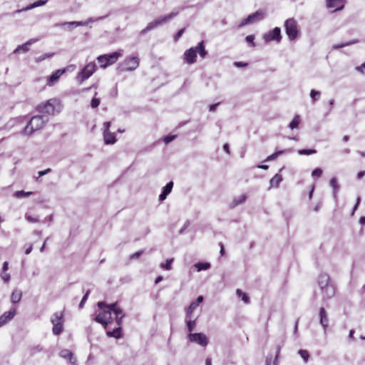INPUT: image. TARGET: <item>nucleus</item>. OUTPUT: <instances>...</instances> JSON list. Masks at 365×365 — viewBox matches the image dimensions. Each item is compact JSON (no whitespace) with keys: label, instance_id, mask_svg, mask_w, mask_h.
I'll return each mask as SVG.
<instances>
[{"label":"nucleus","instance_id":"obj_1","mask_svg":"<svg viewBox=\"0 0 365 365\" xmlns=\"http://www.w3.org/2000/svg\"><path fill=\"white\" fill-rule=\"evenodd\" d=\"M98 309L95 312L94 320L102 324L105 328L112 322V315H115V321L116 325H121L123 318L125 314L123 309L117 304L112 303L107 304L104 302H98L97 303Z\"/></svg>","mask_w":365,"mask_h":365},{"label":"nucleus","instance_id":"obj_2","mask_svg":"<svg viewBox=\"0 0 365 365\" xmlns=\"http://www.w3.org/2000/svg\"><path fill=\"white\" fill-rule=\"evenodd\" d=\"M318 286L324 300L331 299L335 294V287L330 282L329 274L322 273L318 277Z\"/></svg>","mask_w":365,"mask_h":365},{"label":"nucleus","instance_id":"obj_3","mask_svg":"<svg viewBox=\"0 0 365 365\" xmlns=\"http://www.w3.org/2000/svg\"><path fill=\"white\" fill-rule=\"evenodd\" d=\"M197 53L202 58H204L207 56V51L205 48L204 41L200 42L197 46L192 47L185 51L183 54L185 61L187 64L195 63Z\"/></svg>","mask_w":365,"mask_h":365},{"label":"nucleus","instance_id":"obj_4","mask_svg":"<svg viewBox=\"0 0 365 365\" xmlns=\"http://www.w3.org/2000/svg\"><path fill=\"white\" fill-rule=\"evenodd\" d=\"M47 121L48 118L44 115L32 117L24 128V133L31 135L35 131L41 129Z\"/></svg>","mask_w":365,"mask_h":365},{"label":"nucleus","instance_id":"obj_5","mask_svg":"<svg viewBox=\"0 0 365 365\" xmlns=\"http://www.w3.org/2000/svg\"><path fill=\"white\" fill-rule=\"evenodd\" d=\"M61 110V105L59 101L56 98L49 99L46 103L38 106V110L46 115H54L59 113Z\"/></svg>","mask_w":365,"mask_h":365},{"label":"nucleus","instance_id":"obj_6","mask_svg":"<svg viewBox=\"0 0 365 365\" xmlns=\"http://www.w3.org/2000/svg\"><path fill=\"white\" fill-rule=\"evenodd\" d=\"M53 325L52 332L54 335H59L63 331L64 314L63 312H56L51 317Z\"/></svg>","mask_w":365,"mask_h":365},{"label":"nucleus","instance_id":"obj_7","mask_svg":"<svg viewBox=\"0 0 365 365\" xmlns=\"http://www.w3.org/2000/svg\"><path fill=\"white\" fill-rule=\"evenodd\" d=\"M286 34L290 41H294L299 35L298 24L295 19L291 18L284 22Z\"/></svg>","mask_w":365,"mask_h":365},{"label":"nucleus","instance_id":"obj_8","mask_svg":"<svg viewBox=\"0 0 365 365\" xmlns=\"http://www.w3.org/2000/svg\"><path fill=\"white\" fill-rule=\"evenodd\" d=\"M121 51H115L110 54H104L97 58L98 62L101 64V67L105 68L108 66L111 65L117 61L118 58L122 56Z\"/></svg>","mask_w":365,"mask_h":365},{"label":"nucleus","instance_id":"obj_9","mask_svg":"<svg viewBox=\"0 0 365 365\" xmlns=\"http://www.w3.org/2000/svg\"><path fill=\"white\" fill-rule=\"evenodd\" d=\"M96 65L94 62H91L86 65L83 69L78 73L76 80L79 84L89 78L96 71Z\"/></svg>","mask_w":365,"mask_h":365},{"label":"nucleus","instance_id":"obj_10","mask_svg":"<svg viewBox=\"0 0 365 365\" xmlns=\"http://www.w3.org/2000/svg\"><path fill=\"white\" fill-rule=\"evenodd\" d=\"M140 59L137 56H128L120 64V68L123 71H135L139 66Z\"/></svg>","mask_w":365,"mask_h":365},{"label":"nucleus","instance_id":"obj_11","mask_svg":"<svg viewBox=\"0 0 365 365\" xmlns=\"http://www.w3.org/2000/svg\"><path fill=\"white\" fill-rule=\"evenodd\" d=\"M103 19H104V16H100L98 18H89L86 21H68V22L59 23V24H56L55 25V26L56 27H61V28H63L64 26H68L69 28V29L71 30L73 27L86 26L90 23L98 21Z\"/></svg>","mask_w":365,"mask_h":365},{"label":"nucleus","instance_id":"obj_12","mask_svg":"<svg viewBox=\"0 0 365 365\" xmlns=\"http://www.w3.org/2000/svg\"><path fill=\"white\" fill-rule=\"evenodd\" d=\"M190 342L195 343L202 347H205L209 344L208 337L203 333H190L187 336Z\"/></svg>","mask_w":365,"mask_h":365},{"label":"nucleus","instance_id":"obj_13","mask_svg":"<svg viewBox=\"0 0 365 365\" xmlns=\"http://www.w3.org/2000/svg\"><path fill=\"white\" fill-rule=\"evenodd\" d=\"M110 122H105L103 123V138L106 144H114L116 141L115 135L109 131Z\"/></svg>","mask_w":365,"mask_h":365},{"label":"nucleus","instance_id":"obj_14","mask_svg":"<svg viewBox=\"0 0 365 365\" xmlns=\"http://www.w3.org/2000/svg\"><path fill=\"white\" fill-rule=\"evenodd\" d=\"M263 39L265 42H269L271 41L279 42L282 39L280 29L279 27H275L272 31L264 34L263 35Z\"/></svg>","mask_w":365,"mask_h":365},{"label":"nucleus","instance_id":"obj_15","mask_svg":"<svg viewBox=\"0 0 365 365\" xmlns=\"http://www.w3.org/2000/svg\"><path fill=\"white\" fill-rule=\"evenodd\" d=\"M264 18V13L261 11H257L250 15H249L247 18L244 19L240 24V26H244L248 24H253L257 22Z\"/></svg>","mask_w":365,"mask_h":365},{"label":"nucleus","instance_id":"obj_16","mask_svg":"<svg viewBox=\"0 0 365 365\" xmlns=\"http://www.w3.org/2000/svg\"><path fill=\"white\" fill-rule=\"evenodd\" d=\"M327 7L333 9L334 11L341 10L344 6L345 0H326Z\"/></svg>","mask_w":365,"mask_h":365},{"label":"nucleus","instance_id":"obj_17","mask_svg":"<svg viewBox=\"0 0 365 365\" xmlns=\"http://www.w3.org/2000/svg\"><path fill=\"white\" fill-rule=\"evenodd\" d=\"M16 311L15 308L11 309L9 312H4L0 317V327L6 324L8 322L11 320L16 315Z\"/></svg>","mask_w":365,"mask_h":365},{"label":"nucleus","instance_id":"obj_18","mask_svg":"<svg viewBox=\"0 0 365 365\" xmlns=\"http://www.w3.org/2000/svg\"><path fill=\"white\" fill-rule=\"evenodd\" d=\"M66 69H58L54 73H53L47 80V86H51L53 85L56 82H57L61 77V75H63L66 72Z\"/></svg>","mask_w":365,"mask_h":365},{"label":"nucleus","instance_id":"obj_19","mask_svg":"<svg viewBox=\"0 0 365 365\" xmlns=\"http://www.w3.org/2000/svg\"><path fill=\"white\" fill-rule=\"evenodd\" d=\"M178 14V11H173L169 14L161 16L158 18H156V21L158 22V26H160L163 24H165L175 18Z\"/></svg>","mask_w":365,"mask_h":365},{"label":"nucleus","instance_id":"obj_20","mask_svg":"<svg viewBox=\"0 0 365 365\" xmlns=\"http://www.w3.org/2000/svg\"><path fill=\"white\" fill-rule=\"evenodd\" d=\"M319 317H320V324L324 328V331L326 333L327 329L329 326V319L327 317V312L324 307L320 308L319 309Z\"/></svg>","mask_w":365,"mask_h":365},{"label":"nucleus","instance_id":"obj_21","mask_svg":"<svg viewBox=\"0 0 365 365\" xmlns=\"http://www.w3.org/2000/svg\"><path fill=\"white\" fill-rule=\"evenodd\" d=\"M60 356L62 358H63V359H68L70 363L72 365H77V364H76L77 363V360L73 356V353L70 350H68V349L61 350V352H60Z\"/></svg>","mask_w":365,"mask_h":365},{"label":"nucleus","instance_id":"obj_22","mask_svg":"<svg viewBox=\"0 0 365 365\" xmlns=\"http://www.w3.org/2000/svg\"><path fill=\"white\" fill-rule=\"evenodd\" d=\"M36 41H37V39L31 38V39L29 40L27 42H26L25 43L19 46L14 50V53H20V52L26 53L29 50L30 46Z\"/></svg>","mask_w":365,"mask_h":365},{"label":"nucleus","instance_id":"obj_23","mask_svg":"<svg viewBox=\"0 0 365 365\" xmlns=\"http://www.w3.org/2000/svg\"><path fill=\"white\" fill-rule=\"evenodd\" d=\"M173 187V182L170 181L163 187V190L159 196V200L160 201L165 200L167 196L171 192Z\"/></svg>","mask_w":365,"mask_h":365},{"label":"nucleus","instance_id":"obj_24","mask_svg":"<svg viewBox=\"0 0 365 365\" xmlns=\"http://www.w3.org/2000/svg\"><path fill=\"white\" fill-rule=\"evenodd\" d=\"M49 0H38V1H35L34 3L27 6L26 8H24V9H21V10L16 11V12L19 13V12H21L22 11H27V10H30V9H34V8H36V7H38V6H43Z\"/></svg>","mask_w":365,"mask_h":365},{"label":"nucleus","instance_id":"obj_25","mask_svg":"<svg viewBox=\"0 0 365 365\" xmlns=\"http://www.w3.org/2000/svg\"><path fill=\"white\" fill-rule=\"evenodd\" d=\"M118 327L113 331H108L106 334L109 337H113L115 339H120L122 337L121 333V325H117Z\"/></svg>","mask_w":365,"mask_h":365},{"label":"nucleus","instance_id":"obj_26","mask_svg":"<svg viewBox=\"0 0 365 365\" xmlns=\"http://www.w3.org/2000/svg\"><path fill=\"white\" fill-rule=\"evenodd\" d=\"M22 297V292L17 289H15L11 295V301L13 304H16L20 302Z\"/></svg>","mask_w":365,"mask_h":365},{"label":"nucleus","instance_id":"obj_27","mask_svg":"<svg viewBox=\"0 0 365 365\" xmlns=\"http://www.w3.org/2000/svg\"><path fill=\"white\" fill-rule=\"evenodd\" d=\"M282 181V176L280 174H276L269 181L270 187H278Z\"/></svg>","mask_w":365,"mask_h":365},{"label":"nucleus","instance_id":"obj_28","mask_svg":"<svg viewBox=\"0 0 365 365\" xmlns=\"http://www.w3.org/2000/svg\"><path fill=\"white\" fill-rule=\"evenodd\" d=\"M247 199L246 195L243 194L240 196L236 197L233 199L232 202L230 203L231 207H235L240 204H242Z\"/></svg>","mask_w":365,"mask_h":365},{"label":"nucleus","instance_id":"obj_29","mask_svg":"<svg viewBox=\"0 0 365 365\" xmlns=\"http://www.w3.org/2000/svg\"><path fill=\"white\" fill-rule=\"evenodd\" d=\"M330 186L333 188V196L336 199L337 196V192L339 190V186L337 183V180L336 178H332L329 182Z\"/></svg>","mask_w":365,"mask_h":365},{"label":"nucleus","instance_id":"obj_30","mask_svg":"<svg viewBox=\"0 0 365 365\" xmlns=\"http://www.w3.org/2000/svg\"><path fill=\"white\" fill-rule=\"evenodd\" d=\"M157 26H158V24L156 19H155L154 21L150 22L147 25V26L140 31V35H144L148 31L156 28Z\"/></svg>","mask_w":365,"mask_h":365},{"label":"nucleus","instance_id":"obj_31","mask_svg":"<svg viewBox=\"0 0 365 365\" xmlns=\"http://www.w3.org/2000/svg\"><path fill=\"white\" fill-rule=\"evenodd\" d=\"M292 151V149H286V150H283L277 151V152L274 153L273 154L269 155L267 158V160H274L277 157H278L281 154L289 153H291Z\"/></svg>","mask_w":365,"mask_h":365},{"label":"nucleus","instance_id":"obj_32","mask_svg":"<svg viewBox=\"0 0 365 365\" xmlns=\"http://www.w3.org/2000/svg\"><path fill=\"white\" fill-rule=\"evenodd\" d=\"M195 267L197 272H200L208 269L210 267V264L209 262H198L195 264Z\"/></svg>","mask_w":365,"mask_h":365},{"label":"nucleus","instance_id":"obj_33","mask_svg":"<svg viewBox=\"0 0 365 365\" xmlns=\"http://www.w3.org/2000/svg\"><path fill=\"white\" fill-rule=\"evenodd\" d=\"M32 192H26L24 190H19L16 191L14 193V197L16 198H23V197H27L32 195Z\"/></svg>","mask_w":365,"mask_h":365},{"label":"nucleus","instance_id":"obj_34","mask_svg":"<svg viewBox=\"0 0 365 365\" xmlns=\"http://www.w3.org/2000/svg\"><path fill=\"white\" fill-rule=\"evenodd\" d=\"M199 305H197V303H195V302H192L190 304V306L187 309V313H186L187 318H191L192 313L197 309V307Z\"/></svg>","mask_w":365,"mask_h":365},{"label":"nucleus","instance_id":"obj_35","mask_svg":"<svg viewBox=\"0 0 365 365\" xmlns=\"http://www.w3.org/2000/svg\"><path fill=\"white\" fill-rule=\"evenodd\" d=\"M186 323H187V328L190 333L192 331L195 327L196 322L195 320H191V318H187L186 317Z\"/></svg>","mask_w":365,"mask_h":365},{"label":"nucleus","instance_id":"obj_36","mask_svg":"<svg viewBox=\"0 0 365 365\" xmlns=\"http://www.w3.org/2000/svg\"><path fill=\"white\" fill-rule=\"evenodd\" d=\"M173 262V259H168L165 262H162L160 264V267L165 270H170L172 269V263Z\"/></svg>","mask_w":365,"mask_h":365},{"label":"nucleus","instance_id":"obj_37","mask_svg":"<svg viewBox=\"0 0 365 365\" xmlns=\"http://www.w3.org/2000/svg\"><path fill=\"white\" fill-rule=\"evenodd\" d=\"M300 123V118L299 115H297L294 116L292 122L289 123V127L291 129H294L298 127L299 124Z\"/></svg>","mask_w":365,"mask_h":365},{"label":"nucleus","instance_id":"obj_38","mask_svg":"<svg viewBox=\"0 0 365 365\" xmlns=\"http://www.w3.org/2000/svg\"><path fill=\"white\" fill-rule=\"evenodd\" d=\"M236 294H237V295L239 297L242 298V300L245 303L247 304L249 302V297H248V296L245 292H243L242 290L237 289V291H236Z\"/></svg>","mask_w":365,"mask_h":365},{"label":"nucleus","instance_id":"obj_39","mask_svg":"<svg viewBox=\"0 0 365 365\" xmlns=\"http://www.w3.org/2000/svg\"><path fill=\"white\" fill-rule=\"evenodd\" d=\"M356 42H357V41L354 40V41H347V42H345V43H341V44H336V45L333 46V48H334V49L341 48H343L344 46H349L351 44L355 43Z\"/></svg>","mask_w":365,"mask_h":365},{"label":"nucleus","instance_id":"obj_40","mask_svg":"<svg viewBox=\"0 0 365 365\" xmlns=\"http://www.w3.org/2000/svg\"><path fill=\"white\" fill-rule=\"evenodd\" d=\"M298 354L301 356V357L304 359L305 362H307L309 360V354L307 351L300 349L299 350Z\"/></svg>","mask_w":365,"mask_h":365},{"label":"nucleus","instance_id":"obj_41","mask_svg":"<svg viewBox=\"0 0 365 365\" xmlns=\"http://www.w3.org/2000/svg\"><path fill=\"white\" fill-rule=\"evenodd\" d=\"M317 153V150L314 149H302L298 151L299 155H312Z\"/></svg>","mask_w":365,"mask_h":365},{"label":"nucleus","instance_id":"obj_42","mask_svg":"<svg viewBox=\"0 0 365 365\" xmlns=\"http://www.w3.org/2000/svg\"><path fill=\"white\" fill-rule=\"evenodd\" d=\"M97 95V93H95V96ZM101 100L99 98H96V96L93 97L91 102V106L93 108H96L100 105Z\"/></svg>","mask_w":365,"mask_h":365},{"label":"nucleus","instance_id":"obj_43","mask_svg":"<svg viewBox=\"0 0 365 365\" xmlns=\"http://www.w3.org/2000/svg\"><path fill=\"white\" fill-rule=\"evenodd\" d=\"M245 40L250 45V46L252 47H255V36L254 35H248L246 36L245 38Z\"/></svg>","mask_w":365,"mask_h":365},{"label":"nucleus","instance_id":"obj_44","mask_svg":"<svg viewBox=\"0 0 365 365\" xmlns=\"http://www.w3.org/2000/svg\"><path fill=\"white\" fill-rule=\"evenodd\" d=\"M53 55V53L43 54V55L36 58V62L39 63V62L45 60L46 58L51 57Z\"/></svg>","mask_w":365,"mask_h":365},{"label":"nucleus","instance_id":"obj_45","mask_svg":"<svg viewBox=\"0 0 365 365\" xmlns=\"http://www.w3.org/2000/svg\"><path fill=\"white\" fill-rule=\"evenodd\" d=\"M1 277L3 279V281L6 283H8L10 281L11 275L9 273L2 272L1 274Z\"/></svg>","mask_w":365,"mask_h":365},{"label":"nucleus","instance_id":"obj_46","mask_svg":"<svg viewBox=\"0 0 365 365\" xmlns=\"http://www.w3.org/2000/svg\"><path fill=\"white\" fill-rule=\"evenodd\" d=\"M320 93L315 90H312L310 92V96L314 101H317L319 97Z\"/></svg>","mask_w":365,"mask_h":365},{"label":"nucleus","instance_id":"obj_47","mask_svg":"<svg viewBox=\"0 0 365 365\" xmlns=\"http://www.w3.org/2000/svg\"><path fill=\"white\" fill-rule=\"evenodd\" d=\"M322 170L321 168H316L312 173V175L313 177H320L322 175Z\"/></svg>","mask_w":365,"mask_h":365},{"label":"nucleus","instance_id":"obj_48","mask_svg":"<svg viewBox=\"0 0 365 365\" xmlns=\"http://www.w3.org/2000/svg\"><path fill=\"white\" fill-rule=\"evenodd\" d=\"M89 293H90V291L88 290V291H87V292H86V294H84V296L83 297V298H82V299H81V302H80V304H79V307H80V308H82V307H83V306L84 303L86 302V300H87V299H88V295H89Z\"/></svg>","mask_w":365,"mask_h":365},{"label":"nucleus","instance_id":"obj_49","mask_svg":"<svg viewBox=\"0 0 365 365\" xmlns=\"http://www.w3.org/2000/svg\"><path fill=\"white\" fill-rule=\"evenodd\" d=\"M175 138V135H167L163 138V141L165 144H168L173 141Z\"/></svg>","mask_w":365,"mask_h":365},{"label":"nucleus","instance_id":"obj_50","mask_svg":"<svg viewBox=\"0 0 365 365\" xmlns=\"http://www.w3.org/2000/svg\"><path fill=\"white\" fill-rule=\"evenodd\" d=\"M25 218L26 219V220L28 222H31V223H35V222H38V220L37 218L33 217H31V215H25Z\"/></svg>","mask_w":365,"mask_h":365},{"label":"nucleus","instance_id":"obj_51","mask_svg":"<svg viewBox=\"0 0 365 365\" xmlns=\"http://www.w3.org/2000/svg\"><path fill=\"white\" fill-rule=\"evenodd\" d=\"M184 31H185V29H182L178 31V33L175 34V36L174 37L175 41H177L181 37V36L183 34Z\"/></svg>","mask_w":365,"mask_h":365},{"label":"nucleus","instance_id":"obj_52","mask_svg":"<svg viewBox=\"0 0 365 365\" xmlns=\"http://www.w3.org/2000/svg\"><path fill=\"white\" fill-rule=\"evenodd\" d=\"M143 251H138V252H136L135 253H133V255H130V259H135V258H138V257H140L142 254H143Z\"/></svg>","mask_w":365,"mask_h":365},{"label":"nucleus","instance_id":"obj_53","mask_svg":"<svg viewBox=\"0 0 365 365\" xmlns=\"http://www.w3.org/2000/svg\"><path fill=\"white\" fill-rule=\"evenodd\" d=\"M356 70L360 73H364V70H365V62L362 63L361 66H357Z\"/></svg>","mask_w":365,"mask_h":365},{"label":"nucleus","instance_id":"obj_54","mask_svg":"<svg viewBox=\"0 0 365 365\" xmlns=\"http://www.w3.org/2000/svg\"><path fill=\"white\" fill-rule=\"evenodd\" d=\"M50 171H51L50 168H48V169H46L45 170L39 171L38 172V178H40V177H41V176H43V175H44L48 173Z\"/></svg>","mask_w":365,"mask_h":365},{"label":"nucleus","instance_id":"obj_55","mask_svg":"<svg viewBox=\"0 0 365 365\" xmlns=\"http://www.w3.org/2000/svg\"><path fill=\"white\" fill-rule=\"evenodd\" d=\"M9 269V262H4L2 266V272H6Z\"/></svg>","mask_w":365,"mask_h":365},{"label":"nucleus","instance_id":"obj_56","mask_svg":"<svg viewBox=\"0 0 365 365\" xmlns=\"http://www.w3.org/2000/svg\"><path fill=\"white\" fill-rule=\"evenodd\" d=\"M219 103L210 105L209 110L211 112L215 111Z\"/></svg>","mask_w":365,"mask_h":365},{"label":"nucleus","instance_id":"obj_57","mask_svg":"<svg viewBox=\"0 0 365 365\" xmlns=\"http://www.w3.org/2000/svg\"><path fill=\"white\" fill-rule=\"evenodd\" d=\"M360 201H361V197H358L357 199H356V204L354 207V210H353V213L355 212V210L357 209V207L358 205H359L360 203Z\"/></svg>","mask_w":365,"mask_h":365},{"label":"nucleus","instance_id":"obj_58","mask_svg":"<svg viewBox=\"0 0 365 365\" xmlns=\"http://www.w3.org/2000/svg\"><path fill=\"white\" fill-rule=\"evenodd\" d=\"M235 65L237 67H243V66H246L247 64L246 63L240 61V62H235Z\"/></svg>","mask_w":365,"mask_h":365},{"label":"nucleus","instance_id":"obj_59","mask_svg":"<svg viewBox=\"0 0 365 365\" xmlns=\"http://www.w3.org/2000/svg\"><path fill=\"white\" fill-rule=\"evenodd\" d=\"M203 301V297L202 296H199L196 301H195V303H197V305H199L201 302H202Z\"/></svg>","mask_w":365,"mask_h":365},{"label":"nucleus","instance_id":"obj_60","mask_svg":"<svg viewBox=\"0 0 365 365\" xmlns=\"http://www.w3.org/2000/svg\"><path fill=\"white\" fill-rule=\"evenodd\" d=\"M203 301V297L202 296H199L196 301H195V303H197V305H199L201 302H202Z\"/></svg>","mask_w":365,"mask_h":365},{"label":"nucleus","instance_id":"obj_61","mask_svg":"<svg viewBox=\"0 0 365 365\" xmlns=\"http://www.w3.org/2000/svg\"><path fill=\"white\" fill-rule=\"evenodd\" d=\"M32 249H33V247L32 245H29L25 250V254L26 255H29L31 253V252L32 251Z\"/></svg>","mask_w":365,"mask_h":365},{"label":"nucleus","instance_id":"obj_62","mask_svg":"<svg viewBox=\"0 0 365 365\" xmlns=\"http://www.w3.org/2000/svg\"><path fill=\"white\" fill-rule=\"evenodd\" d=\"M223 149L227 153V154H230V148H229V145L228 144H225L223 145Z\"/></svg>","mask_w":365,"mask_h":365},{"label":"nucleus","instance_id":"obj_63","mask_svg":"<svg viewBox=\"0 0 365 365\" xmlns=\"http://www.w3.org/2000/svg\"><path fill=\"white\" fill-rule=\"evenodd\" d=\"M364 175H365V171H360V172H359V173H358V174H357V178H358L359 179H360V178H361L362 177H364Z\"/></svg>","mask_w":365,"mask_h":365},{"label":"nucleus","instance_id":"obj_64","mask_svg":"<svg viewBox=\"0 0 365 365\" xmlns=\"http://www.w3.org/2000/svg\"><path fill=\"white\" fill-rule=\"evenodd\" d=\"M205 365H212V361L210 358H207L205 360Z\"/></svg>","mask_w":365,"mask_h":365}]
</instances>
